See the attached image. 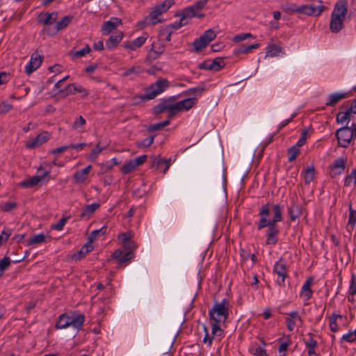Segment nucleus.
Listing matches in <instances>:
<instances>
[{
	"instance_id": "6e6d98bb",
	"label": "nucleus",
	"mask_w": 356,
	"mask_h": 356,
	"mask_svg": "<svg viewBox=\"0 0 356 356\" xmlns=\"http://www.w3.org/2000/svg\"><path fill=\"white\" fill-rule=\"evenodd\" d=\"M203 331L204 332V337L203 338V343L207 344L209 346H211L212 345V342L213 340V337H211L209 334V329L208 327L203 324L202 325Z\"/></svg>"
},
{
	"instance_id": "603ef678",
	"label": "nucleus",
	"mask_w": 356,
	"mask_h": 356,
	"mask_svg": "<svg viewBox=\"0 0 356 356\" xmlns=\"http://www.w3.org/2000/svg\"><path fill=\"white\" fill-rule=\"evenodd\" d=\"M11 263V260L8 257H4L0 259V277L3 274V272L7 270Z\"/></svg>"
},
{
	"instance_id": "72a5a7b5",
	"label": "nucleus",
	"mask_w": 356,
	"mask_h": 356,
	"mask_svg": "<svg viewBox=\"0 0 356 356\" xmlns=\"http://www.w3.org/2000/svg\"><path fill=\"white\" fill-rule=\"evenodd\" d=\"M73 17L71 15L65 16L61 20L58 22H56V25L54 27V33L58 32L59 31L66 28L70 23L72 22Z\"/></svg>"
},
{
	"instance_id": "a18cd8bd",
	"label": "nucleus",
	"mask_w": 356,
	"mask_h": 356,
	"mask_svg": "<svg viewBox=\"0 0 356 356\" xmlns=\"http://www.w3.org/2000/svg\"><path fill=\"white\" fill-rule=\"evenodd\" d=\"M90 51V48L88 45H86L84 48L80 50H72L70 51V54L72 56V58H79L85 56Z\"/></svg>"
},
{
	"instance_id": "c9c22d12",
	"label": "nucleus",
	"mask_w": 356,
	"mask_h": 356,
	"mask_svg": "<svg viewBox=\"0 0 356 356\" xmlns=\"http://www.w3.org/2000/svg\"><path fill=\"white\" fill-rule=\"evenodd\" d=\"M259 46V44L257 43L250 44V45L241 44V45L236 47L234 50V52L236 54H248L251 50L258 48Z\"/></svg>"
},
{
	"instance_id": "39448f33",
	"label": "nucleus",
	"mask_w": 356,
	"mask_h": 356,
	"mask_svg": "<svg viewBox=\"0 0 356 356\" xmlns=\"http://www.w3.org/2000/svg\"><path fill=\"white\" fill-rule=\"evenodd\" d=\"M169 86L170 83L166 79H159L145 90L143 99H152L164 92Z\"/></svg>"
},
{
	"instance_id": "bb28decb",
	"label": "nucleus",
	"mask_w": 356,
	"mask_h": 356,
	"mask_svg": "<svg viewBox=\"0 0 356 356\" xmlns=\"http://www.w3.org/2000/svg\"><path fill=\"white\" fill-rule=\"evenodd\" d=\"M196 102L195 98H187L176 102L177 112L190 110L196 104Z\"/></svg>"
},
{
	"instance_id": "338daca9",
	"label": "nucleus",
	"mask_w": 356,
	"mask_h": 356,
	"mask_svg": "<svg viewBox=\"0 0 356 356\" xmlns=\"http://www.w3.org/2000/svg\"><path fill=\"white\" fill-rule=\"evenodd\" d=\"M252 35L251 33H241V34L235 35L234 37L233 41L239 42H241L244 40H246V39H248L249 38H252Z\"/></svg>"
},
{
	"instance_id": "a19ab883",
	"label": "nucleus",
	"mask_w": 356,
	"mask_h": 356,
	"mask_svg": "<svg viewBox=\"0 0 356 356\" xmlns=\"http://www.w3.org/2000/svg\"><path fill=\"white\" fill-rule=\"evenodd\" d=\"M189 19L187 17H185L184 14L181 12V14L180 15V19L179 22H175L170 25H169L166 29L170 30V29H175L177 30L181 26L186 25L188 23Z\"/></svg>"
},
{
	"instance_id": "f3484780",
	"label": "nucleus",
	"mask_w": 356,
	"mask_h": 356,
	"mask_svg": "<svg viewBox=\"0 0 356 356\" xmlns=\"http://www.w3.org/2000/svg\"><path fill=\"white\" fill-rule=\"evenodd\" d=\"M147 39V33H143L140 37L137 38L130 40L125 41L122 44V47L129 51H136L138 49L140 48L146 42Z\"/></svg>"
},
{
	"instance_id": "f03ea898",
	"label": "nucleus",
	"mask_w": 356,
	"mask_h": 356,
	"mask_svg": "<svg viewBox=\"0 0 356 356\" xmlns=\"http://www.w3.org/2000/svg\"><path fill=\"white\" fill-rule=\"evenodd\" d=\"M85 322V316L82 314L74 313L72 315L63 314L58 316L55 325L56 329H65L72 326L75 330H80Z\"/></svg>"
},
{
	"instance_id": "052dcab7",
	"label": "nucleus",
	"mask_w": 356,
	"mask_h": 356,
	"mask_svg": "<svg viewBox=\"0 0 356 356\" xmlns=\"http://www.w3.org/2000/svg\"><path fill=\"white\" fill-rule=\"evenodd\" d=\"M170 124V120H167L159 123L152 124L149 126V131H154L156 130L161 129L165 127Z\"/></svg>"
},
{
	"instance_id": "c756f323",
	"label": "nucleus",
	"mask_w": 356,
	"mask_h": 356,
	"mask_svg": "<svg viewBox=\"0 0 356 356\" xmlns=\"http://www.w3.org/2000/svg\"><path fill=\"white\" fill-rule=\"evenodd\" d=\"M302 213V207L298 204H293L288 209V213L290 216L291 220L295 221L298 218Z\"/></svg>"
},
{
	"instance_id": "e433bc0d",
	"label": "nucleus",
	"mask_w": 356,
	"mask_h": 356,
	"mask_svg": "<svg viewBox=\"0 0 356 356\" xmlns=\"http://www.w3.org/2000/svg\"><path fill=\"white\" fill-rule=\"evenodd\" d=\"M356 184V169H353L348 174L344 180V186L350 188H353Z\"/></svg>"
},
{
	"instance_id": "423d86ee",
	"label": "nucleus",
	"mask_w": 356,
	"mask_h": 356,
	"mask_svg": "<svg viewBox=\"0 0 356 356\" xmlns=\"http://www.w3.org/2000/svg\"><path fill=\"white\" fill-rule=\"evenodd\" d=\"M154 112L159 114L163 112H168V119L176 115L177 112L176 102H174L173 98H169L161 102L154 107Z\"/></svg>"
},
{
	"instance_id": "79ce46f5",
	"label": "nucleus",
	"mask_w": 356,
	"mask_h": 356,
	"mask_svg": "<svg viewBox=\"0 0 356 356\" xmlns=\"http://www.w3.org/2000/svg\"><path fill=\"white\" fill-rule=\"evenodd\" d=\"M174 4V0H165L159 4L154 6L161 14L166 13L169 8Z\"/></svg>"
},
{
	"instance_id": "3c124183",
	"label": "nucleus",
	"mask_w": 356,
	"mask_h": 356,
	"mask_svg": "<svg viewBox=\"0 0 356 356\" xmlns=\"http://www.w3.org/2000/svg\"><path fill=\"white\" fill-rule=\"evenodd\" d=\"M205 87L203 83L200 84L197 87L191 88L186 91V94L190 95L200 96L204 91Z\"/></svg>"
},
{
	"instance_id": "a211bd4d",
	"label": "nucleus",
	"mask_w": 356,
	"mask_h": 356,
	"mask_svg": "<svg viewBox=\"0 0 356 356\" xmlns=\"http://www.w3.org/2000/svg\"><path fill=\"white\" fill-rule=\"evenodd\" d=\"M270 213V209L268 204H264L260 209L259 215L261 216L258 223L257 228L259 230L264 227H269L272 225L273 222L270 220H268L267 217Z\"/></svg>"
},
{
	"instance_id": "dca6fc26",
	"label": "nucleus",
	"mask_w": 356,
	"mask_h": 356,
	"mask_svg": "<svg viewBox=\"0 0 356 356\" xmlns=\"http://www.w3.org/2000/svg\"><path fill=\"white\" fill-rule=\"evenodd\" d=\"M225 63L221 58H216L214 60H209L200 65V68L214 72L219 71L224 67Z\"/></svg>"
},
{
	"instance_id": "680f3d73",
	"label": "nucleus",
	"mask_w": 356,
	"mask_h": 356,
	"mask_svg": "<svg viewBox=\"0 0 356 356\" xmlns=\"http://www.w3.org/2000/svg\"><path fill=\"white\" fill-rule=\"evenodd\" d=\"M300 150L297 147V146H292L291 147L289 150H288V152H289V162H292L293 161L297 155L298 154Z\"/></svg>"
},
{
	"instance_id": "b1692460",
	"label": "nucleus",
	"mask_w": 356,
	"mask_h": 356,
	"mask_svg": "<svg viewBox=\"0 0 356 356\" xmlns=\"http://www.w3.org/2000/svg\"><path fill=\"white\" fill-rule=\"evenodd\" d=\"M100 204L97 202H93L91 204L86 205L82 210L80 218L84 220L90 219L95 211L99 209Z\"/></svg>"
},
{
	"instance_id": "8fccbe9b",
	"label": "nucleus",
	"mask_w": 356,
	"mask_h": 356,
	"mask_svg": "<svg viewBox=\"0 0 356 356\" xmlns=\"http://www.w3.org/2000/svg\"><path fill=\"white\" fill-rule=\"evenodd\" d=\"M107 230V227L106 226L102 227L99 229L93 230L90 235L88 236V240L90 241V243H93L94 241L99 236L104 235Z\"/></svg>"
},
{
	"instance_id": "2f4dec72",
	"label": "nucleus",
	"mask_w": 356,
	"mask_h": 356,
	"mask_svg": "<svg viewBox=\"0 0 356 356\" xmlns=\"http://www.w3.org/2000/svg\"><path fill=\"white\" fill-rule=\"evenodd\" d=\"M348 211L349 215L346 229L348 232H350L354 229L356 223V210L353 209L352 204H349Z\"/></svg>"
},
{
	"instance_id": "412c9836",
	"label": "nucleus",
	"mask_w": 356,
	"mask_h": 356,
	"mask_svg": "<svg viewBox=\"0 0 356 356\" xmlns=\"http://www.w3.org/2000/svg\"><path fill=\"white\" fill-rule=\"evenodd\" d=\"M57 16V12L41 13L38 15V21L44 26H49L56 23Z\"/></svg>"
},
{
	"instance_id": "f257e3e1",
	"label": "nucleus",
	"mask_w": 356,
	"mask_h": 356,
	"mask_svg": "<svg viewBox=\"0 0 356 356\" xmlns=\"http://www.w3.org/2000/svg\"><path fill=\"white\" fill-rule=\"evenodd\" d=\"M48 163L46 162H42L40 163V166L37 168V172L40 173V175H37L33 176L31 177H29L19 183V186L23 188H33L35 186H41L44 184L47 183L51 177H50V168H47Z\"/></svg>"
},
{
	"instance_id": "bf43d9fd",
	"label": "nucleus",
	"mask_w": 356,
	"mask_h": 356,
	"mask_svg": "<svg viewBox=\"0 0 356 356\" xmlns=\"http://www.w3.org/2000/svg\"><path fill=\"white\" fill-rule=\"evenodd\" d=\"M165 162L164 159L161 158L160 156L152 157V166L155 167L156 169H161Z\"/></svg>"
},
{
	"instance_id": "7c9ffc66",
	"label": "nucleus",
	"mask_w": 356,
	"mask_h": 356,
	"mask_svg": "<svg viewBox=\"0 0 356 356\" xmlns=\"http://www.w3.org/2000/svg\"><path fill=\"white\" fill-rule=\"evenodd\" d=\"M348 300L351 302L356 301V275L354 273L351 275Z\"/></svg>"
},
{
	"instance_id": "4c0bfd02",
	"label": "nucleus",
	"mask_w": 356,
	"mask_h": 356,
	"mask_svg": "<svg viewBox=\"0 0 356 356\" xmlns=\"http://www.w3.org/2000/svg\"><path fill=\"white\" fill-rule=\"evenodd\" d=\"M141 72H142V68L139 65L132 66L130 68L124 70L122 76L123 77L133 78L134 76H136Z\"/></svg>"
},
{
	"instance_id": "9d476101",
	"label": "nucleus",
	"mask_w": 356,
	"mask_h": 356,
	"mask_svg": "<svg viewBox=\"0 0 356 356\" xmlns=\"http://www.w3.org/2000/svg\"><path fill=\"white\" fill-rule=\"evenodd\" d=\"M147 158V155H141L136 159L126 161L121 168V172L124 175H127L134 172L145 162Z\"/></svg>"
},
{
	"instance_id": "09e8293b",
	"label": "nucleus",
	"mask_w": 356,
	"mask_h": 356,
	"mask_svg": "<svg viewBox=\"0 0 356 356\" xmlns=\"http://www.w3.org/2000/svg\"><path fill=\"white\" fill-rule=\"evenodd\" d=\"M341 314H333L330 318V328L332 332H337L339 330V326L337 323V318H341Z\"/></svg>"
},
{
	"instance_id": "49530a36",
	"label": "nucleus",
	"mask_w": 356,
	"mask_h": 356,
	"mask_svg": "<svg viewBox=\"0 0 356 356\" xmlns=\"http://www.w3.org/2000/svg\"><path fill=\"white\" fill-rule=\"evenodd\" d=\"M282 52V48L275 44L270 45L267 47L266 55V56L275 57L280 56V54Z\"/></svg>"
},
{
	"instance_id": "864d4df0",
	"label": "nucleus",
	"mask_w": 356,
	"mask_h": 356,
	"mask_svg": "<svg viewBox=\"0 0 356 356\" xmlns=\"http://www.w3.org/2000/svg\"><path fill=\"white\" fill-rule=\"evenodd\" d=\"M352 113L349 110L343 112H339L337 115V121L338 123L343 124L347 120H350V115Z\"/></svg>"
},
{
	"instance_id": "de8ad7c7",
	"label": "nucleus",
	"mask_w": 356,
	"mask_h": 356,
	"mask_svg": "<svg viewBox=\"0 0 356 356\" xmlns=\"http://www.w3.org/2000/svg\"><path fill=\"white\" fill-rule=\"evenodd\" d=\"M315 169L313 165L308 167L304 174L305 182L307 184H310L314 178Z\"/></svg>"
},
{
	"instance_id": "ddd939ff",
	"label": "nucleus",
	"mask_w": 356,
	"mask_h": 356,
	"mask_svg": "<svg viewBox=\"0 0 356 356\" xmlns=\"http://www.w3.org/2000/svg\"><path fill=\"white\" fill-rule=\"evenodd\" d=\"M346 163V157H339L335 159L329 168L330 177L334 178L341 175L345 170Z\"/></svg>"
},
{
	"instance_id": "f704fd0d",
	"label": "nucleus",
	"mask_w": 356,
	"mask_h": 356,
	"mask_svg": "<svg viewBox=\"0 0 356 356\" xmlns=\"http://www.w3.org/2000/svg\"><path fill=\"white\" fill-rule=\"evenodd\" d=\"M282 9L286 13H300L302 14V6H298L295 3H288L282 6Z\"/></svg>"
},
{
	"instance_id": "4468645a",
	"label": "nucleus",
	"mask_w": 356,
	"mask_h": 356,
	"mask_svg": "<svg viewBox=\"0 0 356 356\" xmlns=\"http://www.w3.org/2000/svg\"><path fill=\"white\" fill-rule=\"evenodd\" d=\"M43 60V57L38 54V52H34L31 56L29 61L25 66V72L27 74H31L35 70H36L41 65Z\"/></svg>"
},
{
	"instance_id": "e2e57ef3",
	"label": "nucleus",
	"mask_w": 356,
	"mask_h": 356,
	"mask_svg": "<svg viewBox=\"0 0 356 356\" xmlns=\"http://www.w3.org/2000/svg\"><path fill=\"white\" fill-rule=\"evenodd\" d=\"M300 296L303 298L304 300L308 301L312 298L313 291L312 289L302 288Z\"/></svg>"
},
{
	"instance_id": "5701e85b",
	"label": "nucleus",
	"mask_w": 356,
	"mask_h": 356,
	"mask_svg": "<svg viewBox=\"0 0 356 356\" xmlns=\"http://www.w3.org/2000/svg\"><path fill=\"white\" fill-rule=\"evenodd\" d=\"M120 24V19L118 17H112L108 21L104 23L102 26V32L104 35H108Z\"/></svg>"
},
{
	"instance_id": "5fc2aeb1",
	"label": "nucleus",
	"mask_w": 356,
	"mask_h": 356,
	"mask_svg": "<svg viewBox=\"0 0 356 356\" xmlns=\"http://www.w3.org/2000/svg\"><path fill=\"white\" fill-rule=\"evenodd\" d=\"M154 137L153 136H148L142 140L137 141L136 145L139 147H148L154 142Z\"/></svg>"
},
{
	"instance_id": "393cba45",
	"label": "nucleus",
	"mask_w": 356,
	"mask_h": 356,
	"mask_svg": "<svg viewBox=\"0 0 356 356\" xmlns=\"http://www.w3.org/2000/svg\"><path fill=\"white\" fill-rule=\"evenodd\" d=\"M296 321L302 322V318L298 315V312L297 311H292L288 314V317L286 318V327L289 331H293L294 330Z\"/></svg>"
},
{
	"instance_id": "4be33fe9",
	"label": "nucleus",
	"mask_w": 356,
	"mask_h": 356,
	"mask_svg": "<svg viewBox=\"0 0 356 356\" xmlns=\"http://www.w3.org/2000/svg\"><path fill=\"white\" fill-rule=\"evenodd\" d=\"M279 229L276 224H272L268 227L266 231V241L267 245H275L278 241Z\"/></svg>"
},
{
	"instance_id": "aec40b11",
	"label": "nucleus",
	"mask_w": 356,
	"mask_h": 356,
	"mask_svg": "<svg viewBox=\"0 0 356 356\" xmlns=\"http://www.w3.org/2000/svg\"><path fill=\"white\" fill-rule=\"evenodd\" d=\"M161 12L158 11L154 7L152 8L149 15L145 17L143 23L146 26H154L161 22Z\"/></svg>"
},
{
	"instance_id": "6e6552de",
	"label": "nucleus",
	"mask_w": 356,
	"mask_h": 356,
	"mask_svg": "<svg viewBox=\"0 0 356 356\" xmlns=\"http://www.w3.org/2000/svg\"><path fill=\"white\" fill-rule=\"evenodd\" d=\"M216 34L212 29L206 31L199 38L195 39L193 42L194 50L196 52L204 49L213 40L215 39Z\"/></svg>"
},
{
	"instance_id": "2eb2a0df",
	"label": "nucleus",
	"mask_w": 356,
	"mask_h": 356,
	"mask_svg": "<svg viewBox=\"0 0 356 356\" xmlns=\"http://www.w3.org/2000/svg\"><path fill=\"white\" fill-rule=\"evenodd\" d=\"M50 136L49 133L47 131L42 132L37 136L28 140L26 142V146L29 149L38 147L46 143L50 138Z\"/></svg>"
},
{
	"instance_id": "ea45409f",
	"label": "nucleus",
	"mask_w": 356,
	"mask_h": 356,
	"mask_svg": "<svg viewBox=\"0 0 356 356\" xmlns=\"http://www.w3.org/2000/svg\"><path fill=\"white\" fill-rule=\"evenodd\" d=\"M226 185V179L225 177H222V185L218 187L217 190L215 191V193L216 194V197L221 200H227V190L225 188Z\"/></svg>"
},
{
	"instance_id": "774afa93",
	"label": "nucleus",
	"mask_w": 356,
	"mask_h": 356,
	"mask_svg": "<svg viewBox=\"0 0 356 356\" xmlns=\"http://www.w3.org/2000/svg\"><path fill=\"white\" fill-rule=\"evenodd\" d=\"M13 106L11 104L3 102L0 103V114L6 113L12 109Z\"/></svg>"
},
{
	"instance_id": "473e14b6",
	"label": "nucleus",
	"mask_w": 356,
	"mask_h": 356,
	"mask_svg": "<svg viewBox=\"0 0 356 356\" xmlns=\"http://www.w3.org/2000/svg\"><path fill=\"white\" fill-rule=\"evenodd\" d=\"M91 169V165H88L86 168L82 169L80 171L76 172L74 175V179L76 183L83 182L88 177V175Z\"/></svg>"
},
{
	"instance_id": "9b49d317",
	"label": "nucleus",
	"mask_w": 356,
	"mask_h": 356,
	"mask_svg": "<svg viewBox=\"0 0 356 356\" xmlns=\"http://www.w3.org/2000/svg\"><path fill=\"white\" fill-rule=\"evenodd\" d=\"M336 136L339 146L343 147H347L351 143L352 139L353 138L351 128L348 126L339 129L337 131Z\"/></svg>"
},
{
	"instance_id": "58836bf2",
	"label": "nucleus",
	"mask_w": 356,
	"mask_h": 356,
	"mask_svg": "<svg viewBox=\"0 0 356 356\" xmlns=\"http://www.w3.org/2000/svg\"><path fill=\"white\" fill-rule=\"evenodd\" d=\"M273 211L274 213L273 218L271 220L273 224L282 221V207L279 204L274 205L273 207Z\"/></svg>"
},
{
	"instance_id": "13d9d810",
	"label": "nucleus",
	"mask_w": 356,
	"mask_h": 356,
	"mask_svg": "<svg viewBox=\"0 0 356 356\" xmlns=\"http://www.w3.org/2000/svg\"><path fill=\"white\" fill-rule=\"evenodd\" d=\"M70 217H63L58 222L51 225V228L54 230L60 231L63 229Z\"/></svg>"
},
{
	"instance_id": "4d7b16f0",
	"label": "nucleus",
	"mask_w": 356,
	"mask_h": 356,
	"mask_svg": "<svg viewBox=\"0 0 356 356\" xmlns=\"http://www.w3.org/2000/svg\"><path fill=\"white\" fill-rule=\"evenodd\" d=\"M119 240L124 244L127 243L128 245H133L134 241L131 240V234L130 232H124L119 235Z\"/></svg>"
},
{
	"instance_id": "69168bd1",
	"label": "nucleus",
	"mask_w": 356,
	"mask_h": 356,
	"mask_svg": "<svg viewBox=\"0 0 356 356\" xmlns=\"http://www.w3.org/2000/svg\"><path fill=\"white\" fill-rule=\"evenodd\" d=\"M86 124V120L81 116H79L73 123L72 128L74 129H79Z\"/></svg>"
},
{
	"instance_id": "c03bdc74",
	"label": "nucleus",
	"mask_w": 356,
	"mask_h": 356,
	"mask_svg": "<svg viewBox=\"0 0 356 356\" xmlns=\"http://www.w3.org/2000/svg\"><path fill=\"white\" fill-rule=\"evenodd\" d=\"M45 238L46 236L42 233L34 234L28 240L27 244L29 245L40 244L44 242Z\"/></svg>"
},
{
	"instance_id": "0e129e2a",
	"label": "nucleus",
	"mask_w": 356,
	"mask_h": 356,
	"mask_svg": "<svg viewBox=\"0 0 356 356\" xmlns=\"http://www.w3.org/2000/svg\"><path fill=\"white\" fill-rule=\"evenodd\" d=\"M1 210L4 212H9L17 207L15 202H7L1 206Z\"/></svg>"
},
{
	"instance_id": "7ed1b4c3",
	"label": "nucleus",
	"mask_w": 356,
	"mask_h": 356,
	"mask_svg": "<svg viewBox=\"0 0 356 356\" xmlns=\"http://www.w3.org/2000/svg\"><path fill=\"white\" fill-rule=\"evenodd\" d=\"M347 10L345 3H338L336 4L332 13L330 24V28L332 33H338L342 29Z\"/></svg>"
},
{
	"instance_id": "20e7f679",
	"label": "nucleus",
	"mask_w": 356,
	"mask_h": 356,
	"mask_svg": "<svg viewBox=\"0 0 356 356\" xmlns=\"http://www.w3.org/2000/svg\"><path fill=\"white\" fill-rule=\"evenodd\" d=\"M211 321L225 322L229 316V301L223 298L220 302L216 301L213 307L209 311Z\"/></svg>"
},
{
	"instance_id": "c85d7f7f",
	"label": "nucleus",
	"mask_w": 356,
	"mask_h": 356,
	"mask_svg": "<svg viewBox=\"0 0 356 356\" xmlns=\"http://www.w3.org/2000/svg\"><path fill=\"white\" fill-rule=\"evenodd\" d=\"M92 243H90V241L88 240V242L83 245L76 253L74 254L72 258L75 260H81L85 257L87 254L93 250Z\"/></svg>"
},
{
	"instance_id": "f8f14e48",
	"label": "nucleus",
	"mask_w": 356,
	"mask_h": 356,
	"mask_svg": "<svg viewBox=\"0 0 356 356\" xmlns=\"http://www.w3.org/2000/svg\"><path fill=\"white\" fill-rule=\"evenodd\" d=\"M273 273L277 275L276 283L280 286L285 285V279L288 277V273L286 265L282 262L280 259L276 261L273 266Z\"/></svg>"
},
{
	"instance_id": "a878e982",
	"label": "nucleus",
	"mask_w": 356,
	"mask_h": 356,
	"mask_svg": "<svg viewBox=\"0 0 356 356\" xmlns=\"http://www.w3.org/2000/svg\"><path fill=\"white\" fill-rule=\"evenodd\" d=\"M123 33L121 31H118L112 34L108 40L106 42V47L109 49L115 48L122 40Z\"/></svg>"
},
{
	"instance_id": "1a4fd4ad",
	"label": "nucleus",
	"mask_w": 356,
	"mask_h": 356,
	"mask_svg": "<svg viewBox=\"0 0 356 356\" xmlns=\"http://www.w3.org/2000/svg\"><path fill=\"white\" fill-rule=\"evenodd\" d=\"M207 1L208 0H199L194 5L184 9L182 13L185 17L188 19L194 17H203L204 14L200 13V11L206 6Z\"/></svg>"
},
{
	"instance_id": "cd10ccee",
	"label": "nucleus",
	"mask_w": 356,
	"mask_h": 356,
	"mask_svg": "<svg viewBox=\"0 0 356 356\" xmlns=\"http://www.w3.org/2000/svg\"><path fill=\"white\" fill-rule=\"evenodd\" d=\"M348 97V93L344 92H334L329 95L327 97V102H326V106H330L335 105L337 102L341 101L343 99H345Z\"/></svg>"
},
{
	"instance_id": "6ab92c4d",
	"label": "nucleus",
	"mask_w": 356,
	"mask_h": 356,
	"mask_svg": "<svg viewBox=\"0 0 356 356\" xmlns=\"http://www.w3.org/2000/svg\"><path fill=\"white\" fill-rule=\"evenodd\" d=\"M60 92L65 95H72L76 92L81 93L83 97H86L89 95V92L83 88V86L76 83L67 85L64 90H60Z\"/></svg>"
},
{
	"instance_id": "37998d69",
	"label": "nucleus",
	"mask_w": 356,
	"mask_h": 356,
	"mask_svg": "<svg viewBox=\"0 0 356 356\" xmlns=\"http://www.w3.org/2000/svg\"><path fill=\"white\" fill-rule=\"evenodd\" d=\"M211 323V336L213 337H222L224 334L223 330L220 327L219 323L221 321H212Z\"/></svg>"
},
{
	"instance_id": "0eeeda50",
	"label": "nucleus",
	"mask_w": 356,
	"mask_h": 356,
	"mask_svg": "<svg viewBox=\"0 0 356 356\" xmlns=\"http://www.w3.org/2000/svg\"><path fill=\"white\" fill-rule=\"evenodd\" d=\"M302 14L308 16H319L325 7L321 0H312L309 3L302 5Z\"/></svg>"
}]
</instances>
